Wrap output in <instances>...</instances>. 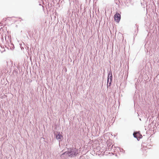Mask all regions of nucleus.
I'll return each mask as SVG.
<instances>
[{
    "mask_svg": "<svg viewBox=\"0 0 159 159\" xmlns=\"http://www.w3.org/2000/svg\"><path fill=\"white\" fill-rule=\"evenodd\" d=\"M67 155L68 156V150L67 151L65 152L62 153L61 155V157L62 156V155Z\"/></svg>",
    "mask_w": 159,
    "mask_h": 159,
    "instance_id": "6e6552de",
    "label": "nucleus"
},
{
    "mask_svg": "<svg viewBox=\"0 0 159 159\" xmlns=\"http://www.w3.org/2000/svg\"><path fill=\"white\" fill-rule=\"evenodd\" d=\"M57 134H55L56 139L58 140L60 143L61 141L63 140V136L61 134L60 132L57 131Z\"/></svg>",
    "mask_w": 159,
    "mask_h": 159,
    "instance_id": "20e7f679",
    "label": "nucleus"
},
{
    "mask_svg": "<svg viewBox=\"0 0 159 159\" xmlns=\"http://www.w3.org/2000/svg\"><path fill=\"white\" fill-rule=\"evenodd\" d=\"M133 135L134 138H136L137 140L139 141L140 139L143 137L142 135L141 134L140 131H134Z\"/></svg>",
    "mask_w": 159,
    "mask_h": 159,
    "instance_id": "7ed1b4c3",
    "label": "nucleus"
},
{
    "mask_svg": "<svg viewBox=\"0 0 159 159\" xmlns=\"http://www.w3.org/2000/svg\"><path fill=\"white\" fill-rule=\"evenodd\" d=\"M151 124H152V125H153V122H152V123H151Z\"/></svg>",
    "mask_w": 159,
    "mask_h": 159,
    "instance_id": "6ab92c4d",
    "label": "nucleus"
},
{
    "mask_svg": "<svg viewBox=\"0 0 159 159\" xmlns=\"http://www.w3.org/2000/svg\"><path fill=\"white\" fill-rule=\"evenodd\" d=\"M149 146H151V145H150V144H147V145H146V148H149Z\"/></svg>",
    "mask_w": 159,
    "mask_h": 159,
    "instance_id": "9b49d317",
    "label": "nucleus"
},
{
    "mask_svg": "<svg viewBox=\"0 0 159 159\" xmlns=\"http://www.w3.org/2000/svg\"><path fill=\"white\" fill-rule=\"evenodd\" d=\"M145 144H146V143H144Z\"/></svg>",
    "mask_w": 159,
    "mask_h": 159,
    "instance_id": "412c9836",
    "label": "nucleus"
},
{
    "mask_svg": "<svg viewBox=\"0 0 159 159\" xmlns=\"http://www.w3.org/2000/svg\"><path fill=\"white\" fill-rule=\"evenodd\" d=\"M0 46H1V47L2 48H2V45H0Z\"/></svg>",
    "mask_w": 159,
    "mask_h": 159,
    "instance_id": "f3484780",
    "label": "nucleus"
},
{
    "mask_svg": "<svg viewBox=\"0 0 159 159\" xmlns=\"http://www.w3.org/2000/svg\"><path fill=\"white\" fill-rule=\"evenodd\" d=\"M113 145H112V146H111V147L110 148H109V149H111L113 148Z\"/></svg>",
    "mask_w": 159,
    "mask_h": 159,
    "instance_id": "4468645a",
    "label": "nucleus"
},
{
    "mask_svg": "<svg viewBox=\"0 0 159 159\" xmlns=\"http://www.w3.org/2000/svg\"><path fill=\"white\" fill-rule=\"evenodd\" d=\"M138 83H136L135 84V85H136L135 88L136 89H137V85L138 84Z\"/></svg>",
    "mask_w": 159,
    "mask_h": 159,
    "instance_id": "2eb2a0df",
    "label": "nucleus"
},
{
    "mask_svg": "<svg viewBox=\"0 0 159 159\" xmlns=\"http://www.w3.org/2000/svg\"><path fill=\"white\" fill-rule=\"evenodd\" d=\"M108 75L107 81V88L111 86L113 78L112 73L111 70H110L109 71L108 70Z\"/></svg>",
    "mask_w": 159,
    "mask_h": 159,
    "instance_id": "f03ea898",
    "label": "nucleus"
},
{
    "mask_svg": "<svg viewBox=\"0 0 159 159\" xmlns=\"http://www.w3.org/2000/svg\"><path fill=\"white\" fill-rule=\"evenodd\" d=\"M111 144L110 145H109V146H108V147H109V148H110L111 147Z\"/></svg>",
    "mask_w": 159,
    "mask_h": 159,
    "instance_id": "a211bd4d",
    "label": "nucleus"
},
{
    "mask_svg": "<svg viewBox=\"0 0 159 159\" xmlns=\"http://www.w3.org/2000/svg\"><path fill=\"white\" fill-rule=\"evenodd\" d=\"M3 48H4L3 47ZM3 49H4V50H0V51L2 53L3 52H4L5 51V50L4 48H3Z\"/></svg>",
    "mask_w": 159,
    "mask_h": 159,
    "instance_id": "f8f14e48",
    "label": "nucleus"
},
{
    "mask_svg": "<svg viewBox=\"0 0 159 159\" xmlns=\"http://www.w3.org/2000/svg\"><path fill=\"white\" fill-rule=\"evenodd\" d=\"M79 159H85V158L83 156H80Z\"/></svg>",
    "mask_w": 159,
    "mask_h": 159,
    "instance_id": "1a4fd4ad",
    "label": "nucleus"
},
{
    "mask_svg": "<svg viewBox=\"0 0 159 159\" xmlns=\"http://www.w3.org/2000/svg\"><path fill=\"white\" fill-rule=\"evenodd\" d=\"M68 152V157L71 158L74 157L79 154L78 149L74 147L67 148Z\"/></svg>",
    "mask_w": 159,
    "mask_h": 159,
    "instance_id": "f257e3e1",
    "label": "nucleus"
},
{
    "mask_svg": "<svg viewBox=\"0 0 159 159\" xmlns=\"http://www.w3.org/2000/svg\"><path fill=\"white\" fill-rule=\"evenodd\" d=\"M1 40L2 41H3V37H2L1 38Z\"/></svg>",
    "mask_w": 159,
    "mask_h": 159,
    "instance_id": "dca6fc26",
    "label": "nucleus"
},
{
    "mask_svg": "<svg viewBox=\"0 0 159 159\" xmlns=\"http://www.w3.org/2000/svg\"><path fill=\"white\" fill-rule=\"evenodd\" d=\"M6 63H7V61L6 62Z\"/></svg>",
    "mask_w": 159,
    "mask_h": 159,
    "instance_id": "aec40b11",
    "label": "nucleus"
},
{
    "mask_svg": "<svg viewBox=\"0 0 159 159\" xmlns=\"http://www.w3.org/2000/svg\"><path fill=\"white\" fill-rule=\"evenodd\" d=\"M41 3H42L43 4V2L42 1H41V2H40L39 5H40V6H41L42 5H41Z\"/></svg>",
    "mask_w": 159,
    "mask_h": 159,
    "instance_id": "ddd939ff",
    "label": "nucleus"
},
{
    "mask_svg": "<svg viewBox=\"0 0 159 159\" xmlns=\"http://www.w3.org/2000/svg\"><path fill=\"white\" fill-rule=\"evenodd\" d=\"M138 27L139 26L137 24H136L134 26V35H136L137 34V33H138ZM135 35H134V36Z\"/></svg>",
    "mask_w": 159,
    "mask_h": 159,
    "instance_id": "0eeeda50",
    "label": "nucleus"
},
{
    "mask_svg": "<svg viewBox=\"0 0 159 159\" xmlns=\"http://www.w3.org/2000/svg\"><path fill=\"white\" fill-rule=\"evenodd\" d=\"M120 152H122L123 153H125V151L124 150L123 148L120 149Z\"/></svg>",
    "mask_w": 159,
    "mask_h": 159,
    "instance_id": "9d476101",
    "label": "nucleus"
},
{
    "mask_svg": "<svg viewBox=\"0 0 159 159\" xmlns=\"http://www.w3.org/2000/svg\"><path fill=\"white\" fill-rule=\"evenodd\" d=\"M6 47L8 49H9L11 50H13L14 48V44L12 43H11L10 44H9L8 45V47H7L6 46Z\"/></svg>",
    "mask_w": 159,
    "mask_h": 159,
    "instance_id": "423d86ee",
    "label": "nucleus"
},
{
    "mask_svg": "<svg viewBox=\"0 0 159 159\" xmlns=\"http://www.w3.org/2000/svg\"><path fill=\"white\" fill-rule=\"evenodd\" d=\"M115 20L118 23L119 22L121 19L120 15L117 12H116L114 16Z\"/></svg>",
    "mask_w": 159,
    "mask_h": 159,
    "instance_id": "39448f33",
    "label": "nucleus"
}]
</instances>
